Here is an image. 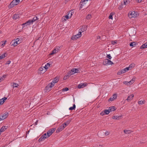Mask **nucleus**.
<instances>
[{"label":"nucleus","mask_w":147,"mask_h":147,"mask_svg":"<svg viewBox=\"0 0 147 147\" xmlns=\"http://www.w3.org/2000/svg\"><path fill=\"white\" fill-rule=\"evenodd\" d=\"M71 71L72 73H74V74L75 73H78L79 72V70L77 69L73 68L71 69Z\"/></svg>","instance_id":"nucleus-22"},{"label":"nucleus","mask_w":147,"mask_h":147,"mask_svg":"<svg viewBox=\"0 0 147 147\" xmlns=\"http://www.w3.org/2000/svg\"><path fill=\"white\" fill-rule=\"evenodd\" d=\"M134 97V94H131L128 96L127 98L126 99V100L128 101H129L132 99Z\"/></svg>","instance_id":"nucleus-17"},{"label":"nucleus","mask_w":147,"mask_h":147,"mask_svg":"<svg viewBox=\"0 0 147 147\" xmlns=\"http://www.w3.org/2000/svg\"><path fill=\"white\" fill-rule=\"evenodd\" d=\"M11 61H8L6 62V64H9L11 63Z\"/></svg>","instance_id":"nucleus-54"},{"label":"nucleus","mask_w":147,"mask_h":147,"mask_svg":"<svg viewBox=\"0 0 147 147\" xmlns=\"http://www.w3.org/2000/svg\"><path fill=\"white\" fill-rule=\"evenodd\" d=\"M69 77H68V76H67V75L64 77L63 78V79L64 80H65L67 79Z\"/></svg>","instance_id":"nucleus-49"},{"label":"nucleus","mask_w":147,"mask_h":147,"mask_svg":"<svg viewBox=\"0 0 147 147\" xmlns=\"http://www.w3.org/2000/svg\"><path fill=\"white\" fill-rule=\"evenodd\" d=\"M7 55L6 53H4V54L1 55L0 56V60L5 58L7 56Z\"/></svg>","instance_id":"nucleus-25"},{"label":"nucleus","mask_w":147,"mask_h":147,"mask_svg":"<svg viewBox=\"0 0 147 147\" xmlns=\"http://www.w3.org/2000/svg\"><path fill=\"white\" fill-rule=\"evenodd\" d=\"M20 1H22L23 0H19Z\"/></svg>","instance_id":"nucleus-61"},{"label":"nucleus","mask_w":147,"mask_h":147,"mask_svg":"<svg viewBox=\"0 0 147 147\" xmlns=\"http://www.w3.org/2000/svg\"><path fill=\"white\" fill-rule=\"evenodd\" d=\"M6 77V75H3L2 77H3V79H4V78H5Z\"/></svg>","instance_id":"nucleus-56"},{"label":"nucleus","mask_w":147,"mask_h":147,"mask_svg":"<svg viewBox=\"0 0 147 147\" xmlns=\"http://www.w3.org/2000/svg\"><path fill=\"white\" fill-rule=\"evenodd\" d=\"M111 44L113 45H116L117 44V40L112 41L111 42Z\"/></svg>","instance_id":"nucleus-41"},{"label":"nucleus","mask_w":147,"mask_h":147,"mask_svg":"<svg viewBox=\"0 0 147 147\" xmlns=\"http://www.w3.org/2000/svg\"><path fill=\"white\" fill-rule=\"evenodd\" d=\"M125 69L126 70V71H127L128 70H129L130 69L129 67H126L125 68Z\"/></svg>","instance_id":"nucleus-53"},{"label":"nucleus","mask_w":147,"mask_h":147,"mask_svg":"<svg viewBox=\"0 0 147 147\" xmlns=\"http://www.w3.org/2000/svg\"><path fill=\"white\" fill-rule=\"evenodd\" d=\"M81 36L82 34H81V32H78V34L72 36L71 39L72 40L77 39L80 37Z\"/></svg>","instance_id":"nucleus-8"},{"label":"nucleus","mask_w":147,"mask_h":147,"mask_svg":"<svg viewBox=\"0 0 147 147\" xmlns=\"http://www.w3.org/2000/svg\"><path fill=\"white\" fill-rule=\"evenodd\" d=\"M4 80L3 77H0V82Z\"/></svg>","instance_id":"nucleus-52"},{"label":"nucleus","mask_w":147,"mask_h":147,"mask_svg":"<svg viewBox=\"0 0 147 147\" xmlns=\"http://www.w3.org/2000/svg\"><path fill=\"white\" fill-rule=\"evenodd\" d=\"M117 97V95L116 94H114L113 95V98L114 99H116Z\"/></svg>","instance_id":"nucleus-46"},{"label":"nucleus","mask_w":147,"mask_h":147,"mask_svg":"<svg viewBox=\"0 0 147 147\" xmlns=\"http://www.w3.org/2000/svg\"><path fill=\"white\" fill-rule=\"evenodd\" d=\"M138 15L137 12L134 11H130L128 14V16L129 18H135Z\"/></svg>","instance_id":"nucleus-2"},{"label":"nucleus","mask_w":147,"mask_h":147,"mask_svg":"<svg viewBox=\"0 0 147 147\" xmlns=\"http://www.w3.org/2000/svg\"><path fill=\"white\" fill-rule=\"evenodd\" d=\"M107 58H108V59H111V58H112V57L111 56V55L110 54H108V55H107Z\"/></svg>","instance_id":"nucleus-45"},{"label":"nucleus","mask_w":147,"mask_h":147,"mask_svg":"<svg viewBox=\"0 0 147 147\" xmlns=\"http://www.w3.org/2000/svg\"><path fill=\"white\" fill-rule=\"evenodd\" d=\"M114 100V99L113 98V97H111L109 98V101H113Z\"/></svg>","instance_id":"nucleus-47"},{"label":"nucleus","mask_w":147,"mask_h":147,"mask_svg":"<svg viewBox=\"0 0 147 147\" xmlns=\"http://www.w3.org/2000/svg\"><path fill=\"white\" fill-rule=\"evenodd\" d=\"M74 73H71V71L69 72H68V73L67 74V76H68V77H69L71 75H72L74 74Z\"/></svg>","instance_id":"nucleus-39"},{"label":"nucleus","mask_w":147,"mask_h":147,"mask_svg":"<svg viewBox=\"0 0 147 147\" xmlns=\"http://www.w3.org/2000/svg\"><path fill=\"white\" fill-rule=\"evenodd\" d=\"M64 128H65V127L62 124V125L60 126L57 129L56 132L57 133H58L61 131L63 130Z\"/></svg>","instance_id":"nucleus-13"},{"label":"nucleus","mask_w":147,"mask_h":147,"mask_svg":"<svg viewBox=\"0 0 147 147\" xmlns=\"http://www.w3.org/2000/svg\"><path fill=\"white\" fill-rule=\"evenodd\" d=\"M100 114L102 116H103L105 114V113H104V111H103L100 113Z\"/></svg>","instance_id":"nucleus-51"},{"label":"nucleus","mask_w":147,"mask_h":147,"mask_svg":"<svg viewBox=\"0 0 147 147\" xmlns=\"http://www.w3.org/2000/svg\"><path fill=\"white\" fill-rule=\"evenodd\" d=\"M20 2L19 0H13L9 5V8H11L13 7L14 5L18 4Z\"/></svg>","instance_id":"nucleus-3"},{"label":"nucleus","mask_w":147,"mask_h":147,"mask_svg":"<svg viewBox=\"0 0 147 147\" xmlns=\"http://www.w3.org/2000/svg\"><path fill=\"white\" fill-rule=\"evenodd\" d=\"M91 18V16L90 14H88L86 16V19L87 20H89Z\"/></svg>","instance_id":"nucleus-43"},{"label":"nucleus","mask_w":147,"mask_h":147,"mask_svg":"<svg viewBox=\"0 0 147 147\" xmlns=\"http://www.w3.org/2000/svg\"><path fill=\"white\" fill-rule=\"evenodd\" d=\"M76 108V105L75 104L73 105V106L72 107H71L69 108V110H75Z\"/></svg>","instance_id":"nucleus-34"},{"label":"nucleus","mask_w":147,"mask_h":147,"mask_svg":"<svg viewBox=\"0 0 147 147\" xmlns=\"http://www.w3.org/2000/svg\"><path fill=\"white\" fill-rule=\"evenodd\" d=\"M135 64L134 63H132L129 65V68L130 69H131L132 67H134L135 66Z\"/></svg>","instance_id":"nucleus-37"},{"label":"nucleus","mask_w":147,"mask_h":147,"mask_svg":"<svg viewBox=\"0 0 147 147\" xmlns=\"http://www.w3.org/2000/svg\"><path fill=\"white\" fill-rule=\"evenodd\" d=\"M33 22V21L32 19L29 20L28 21L26 22L25 23H24L22 24V25L23 26V28L24 27V26L26 25H29L31 24H32Z\"/></svg>","instance_id":"nucleus-10"},{"label":"nucleus","mask_w":147,"mask_h":147,"mask_svg":"<svg viewBox=\"0 0 147 147\" xmlns=\"http://www.w3.org/2000/svg\"><path fill=\"white\" fill-rule=\"evenodd\" d=\"M71 119H69L67 120L66 122L63 123L62 124L65 127L67 126L70 123L71 121Z\"/></svg>","instance_id":"nucleus-16"},{"label":"nucleus","mask_w":147,"mask_h":147,"mask_svg":"<svg viewBox=\"0 0 147 147\" xmlns=\"http://www.w3.org/2000/svg\"><path fill=\"white\" fill-rule=\"evenodd\" d=\"M103 64L104 65H112L113 64V62L111 61L109 59H106L104 61Z\"/></svg>","instance_id":"nucleus-4"},{"label":"nucleus","mask_w":147,"mask_h":147,"mask_svg":"<svg viewBox=\"0 0 147 147\" xmlns=\"http://www.w3.org/2000/svg\"><path fill=\"white\" fill-rule=\"evenodd\" d=\"M121 117H122L121 116H114L112 118L113 119H119V118Z\"/></svg>","instance_id":"nucleus-32"},{"label":"nucleus","mask_w":147,"mask_h":147,"mask_svg":"<svg viewBox=\"0 0 147 147\" xmlns=\"http://www.w3.org/2000/svg\"><path fill=\"white\" fill-rule=\"evenodd\" d=\"M11 85L13 86V88H14L15 87H18L19 85L17 83H11Z\"/></svg>","instance_id":"nucleus-26"},{"label":"nucleus","mask_w":147,"mask_h":147,"mask_svg":"<svg viewBox=\"0 0 147 147\" xmlns=\"http://www.w3.org/2000/svg\"><path fill=\"white\" fill-rule=\"evenodd\" d=\"M135 80V78H133L130 81H124L123 82V83L124 84L128 86L133 84Z\"/></svg>","instance_id":"nucleus-5"},{"label":"nucleus","mask_w":147,"mask_h":147,"mask_svg":"<svg viewBox=\"0 0 147 147\" xmlns=\"http://www.w3.org/2000/svg\"><path fill=\"white\" fill-rule=\"evenodd\" d=\"M87 84L86 83H81L78 85V88L80 89L83 88L87 86Z\"/></svg>","instance_id":"nucleus-14"},{"label":"nucleus","mask_w":147,"mask_h":147,"mask_svg":"<svg viewBox=\"0 0 147 147\" xmlns=\"http://www.w3.org/2000/svg\"><path fill=\"white\" fill-rule=\"evenodd\" d=\"M55 128H53L49 130L46 133L44 134L41 136L38 139V141L39 142H42L46 138L49 137L55 131Z\"/></svg>","instance_id":"nucleus-1"},{"label":"nucleus","mask_w":147,"mask_h":147,"mask_svg":"<svg viewBox=\"0 0 147 147\" xmlns=\"http://www.w3.org/2000/svg\"><path fill=\"white\" fill-rule=\"evenodd\" d=\"M38 18L36 16H34L33 18L32 19L33 21V22H34L37 20H38Z\"/></svg>","instance_id":"nucleus-40"},{"label":"nucleus","mask_w":147,"mask_h":147,"mask_svg":"<svg viewBox=\"0 0 147 147\" xmlns=\"http://www.w3.org/2000/svg\"><path fill=\"white\" fill-rule=\"evenodd\" d=\"M66 20L65 19L64 20Z\"/></svg>","instance_id":"nucleus-62"},{"label":"nucleus","mask_w":147,"mask_h":147,"mask_svg":"<svg viewBox=\"0 0 147 147\" xmlns=\"http://www.w3.org/2000/svg\"><path fill=\"white\" fill-rule=\"evenodd\" d=\"M132 131L129 130L125 129L124 130V132L125 134H129L131 133Z\"/></svg>","instance_id":"nucleus-23"},{"label":"nucleus","mask_w":147,"mask_h":147,"mask_svg":"<svg viewBox=\"0 0 147 147\" xmlns=\"http://www.w3.org/2000/svg\"><path fill=\"white\" fill-rule=\"evenodd\" d=\"M19 17L18 14H15L13 17V18L14 20H16L18 18H19Z\"/></svg>","instance_id":"nucleus-29"},{"label":"nucleus","mask_w":147,"mask_h":147,"mask_svg":"<svg viewBox=\"0 0 147 147\" xmlns=\"http://www.w3.org/2000/svg\"><path fill=\"white\" fill-rule=\"evenodd\" d=\"M127 2V1L126 0L125 1H124V4L125 5H126L127 4H126V3Z\"/></svg>","instance_id":"nucleus-55"},{"label":"nucleus","mask_w":147,"mask_h":147,"mask_svg":"<svg viewBox=\"0 0 147 147\" xmlns=\"http://www.w3.org/2000/svg\"><path fill=\"white\" fill-rule=\"evenodd\" d=\"M8 115L9 113L7 112H5L3 113L0 116V121L3 120L7 118Z\"/></svg>","instance_id":"nucleus-7"},{"label":"nucleus","mask_w":147,"mask_h":147,"mask_svg":"<svg viewBox=\"0 0 147 147\" xmlns=\"http://www.w3.org/2000/svg\"><path fill=\"white\" fill-rule=\"evenodd\" d=\"M15 41H17V42H18V43L19 44L21 43L22 42V39L19 38H16V39H15Z\"/></svg>","instance_id":"nucleus-36"},{"label":"nucleus","mask_w":147,"mask_h":147,"mask_svg":"<svg viewBox=\"0 0 147 147\" xmlns=\"http://www.w3.org/2000/svg\"><path fill=\"white\" fill-rule=\"evenodd\" d=\"M89 0H82L80 2V8H82V6L84 5Z\"/></svg>","instance_id":"nucleus-15"},{"label":"nucleus","mask_w":147,"mask_h":147,"mask_svg":"<svg viewBox=\"0 0 147 147\" xmlns=\"http://www.w3.org/2000/svg\"><path fill=\"white\" fill-rule=\"evenodd\" d=\"M69 18V15H68V14H67V15H66L64 17V18H66V20H67V19H68Z\"/></svg>","instance_id":"nucleus-48"},{"label":"nucleus","mask_w":147,"mask_h":147,"mask_svg":"<svg viewBox=\"0 0 147 147\" xmlns=\"http://www.w3.org/2000/svg\"><path fill=\"white\" fill-rule=\"evenodd\" d=\"M147 48V42L143 45L140 47L141 49H145Z\"/></svg>","instance_id":"nucleus-28"},{"label":"nucleus","mask_w":147,"mask_h":147,"mask_svg":"<svg viewBox=\"0 0 147 147\" xmlns=\"http://www.w3.org/2000/svg\"><path fill=\"white\" fill-rule=\"evenodd\" d=\"M136 45L135 42H132L130 43L129 45L131 47H135L136 46Z\"/></svg>","instance_id":"nucleus-35"},{"label":"nucleus","mask_w":147,"mask_h":147,"mask_svg":"<svg viewBox=\"0 0 147 147\" xmlns=\"http://www.w3.org/2000/svg\"><path fill=\"white\" fill-rule=\"evenodd\" d=\"M38 120H37L36 122L35 123V125H36L37 124Z\"/></svg>","instance_id":"nucleus-58"},{"label":"nucleus","mask_w":147,"mask_h":147,"mask_svg":"<svg viewBox=\"0 0 147 147\" xmlns=\"http://www.w3.org/2000/svg\"><path fill=\"white\" fill-rule=\"evenodd\" d=\"M59 81V79L57 77H55L52 81V82L55 84L57 82Z\"/></svg>","instance_id":"nucleus-31"},{"label":"nucleus","mask_w":147,"mask_h":147,"mask_svg":"<svg viewBox=\"0 0 147 147\" xmlns=\"http://www.w3.org/2000/svg\"><path fill=\"white\" fill-rule=\"evenodd\" d=\"M87 30V27L86 26H83L80 27V28L79 30V32H81V34L82 32H83Z\"/></svg>","instance_id":"nucleus-9"},{"label":"nucleus","mask_w":147,"mask_h":147,"mask_svg":"<svg viewBox=\"0 0 147 147\" xmlns=\"http://www.w3.org/2000/svg\"><path fill=\"white\" fill-rule=\"evenodd\" d=\"M30 132V131H28L27 132H26V135H27V134H28Z\"/></svg>","instance_id":"nucleus-59"},{"label":"nucleus","mask_w":147,"mask_h":147,"mask_svg":"<svg viewBox=\"0 0 147 147\" xmlns=\"http://www.w3.org/2000/svg\"><path fill=\"white\" fill-rule=\"evenodd\" d=\"M7 97H4L2 99H0V105L3 104L7 99Z\"/></svg>","instance_id":"nucleus-18"},{"label":"nucleus","mask_w":147,"mask_h":147,"mask_svg":"<svg viewBox=\"0 0 147 147\" xmlns=\"http://www.w3.org/2000/svg\"><path fill=\"white\" fill-rule=\"evenodd\" d=\"M119 9H121V7H119Z\"/></svg>","instance_id":"nucleus-60"},{"label":"nucleus","mask_w":147,"mask_h":147,"mask_svg":"<svg viewBox=\"0 0 147 147\" xmlns=\"http://www.w3.org/2000/svg\"><path fill=\"white\" fill-rule=\"evenodd\" d=\"M7 128L5 126H3L2 127L1 129H0V133L1 132H2L4 131Z\"/></svg>","instance_id":"nucleus-27"},{"label":"nucleus","mask_w":147,"mask_h":147,"mask_svg":"<svg viewBox=\"0 0 147 147\" xmlns=\"http://www.w3.org/2000/svg\"><path fill=\"white\" fill-rule=\"evenodd\" d=\"M110 133V132L109 131H106L105 133V134L106 136H107Z\"/></svg>","instance_id":"nucleus-50"},{"label":"nucleus","mask_w":147,"mask_h":147,"mask_svg":"<svg viewBox=\"0 0 147 147\" xmlns=\"http://www.w3.org/2000/svg\"><path fill=\"white\" fill-rule=\"evenodd\" d=\"M69 89L68 88H65L62 89V90L63 92L66 91L68 90Z\"/></svg>","instance_id":"nucleus-42"},{"label":"nucleus","mask_w":147,"mask_h":147,"mask_svg":"<svg viewBox=\"0 0 147 147\" xmlns=\"http://www.w3.org/2000/svg\"><path fill=\"white\" fill-rule=\"evenodd\" d=\"M104 111V113H105L106 115H108L110 112L109 109H108V110L105 109Z\"/></svg>","instance_id":"nucleus-38"},{"label":"nucleus","mask_w":147,"mask_h":147,"mask_svg":"<svg viewBox=\"0 0 147 147\" xmlns=\"http://www.w3.org/2000/svg\"><path fill=\"white\" fill-rule=\"evenodd\" d=\"M50 64L49 63H47L45 65V66L43 67L44 68L47 70V69L49 67H50Z\"/></svg>","instance_id":"nucleus-30"},{"label":"nucleus","mask_w":147,"mask_h":147,"mask_svg":"<svg viewBox=\"0 0 147 147\" xmlns=\"http://www.w3.org/2000/svg\"><path fill=\"white\" fill-rule=\"evenodd\" d=\"M12 42V44L11 46H13V47L16 46L19 44L17 41H15V40H13Z\"/></svg>","instance_id":"nucleus-19"},{"label":"nucleus","mask_w":147,"mask_h":147,"mask_svg":"<svg viewBox=\"0 0 147 147\" xmlns=\"http://www.w3.org/2000/svg\"><path fill=\"white\" fill-rule=\"evenodd\" d=\"M109 109L110 112H111L115 110L116 109V108L115 106H112L109 107Z\"/></svg>","instance_id":"nucleus-21"},{"label":"nucleus","mask_w":147,"mask_h":147,"mask_svg":"<svg viewBox=\"0 0 147 147\" xmlns=\"http://www.w3.org/2000/svg\"><path fill=\"white\" fill-rule=\"evenodd\" d=\"M39 73L40 74H43L47 71L43 66H42L40 67L39 69Z\"/></svg>","instance_id":"nucleus-12"},{"label":"nucleus","mask_w":147,"mask_h":147,"mask_svg":"<svg viewBox=\"0 0 147 147\" xmlns=\"http://www.w3.org/2000/svg\"><path fill=\"white\" fill-rule=\"evenodd\" d=\"M6 40H5V42H4V43H3V44L2 45V46H4L5 45V43H6Z\"/></svg>","instance_id":"nucleus-57"},{"label":"nucleus","mask_w":147,"mask_h":147,"mask_svg":"<svg viewBox=\"0 0 147 147\" xmlns=\"http://www.w3.org/2000/svg\"><path fill=\"white\" fill-rule=\"evenodd\" d=\"M60 47H56L55 49L53 51H52V53H50V55H52L56 53H57L59 50Z\"/></svg>","instance_id":"nucleus-11"},{"label":"nucleus","mask_w":147,"mask_h":147,"mask_svg":"<svg viewBox=\"0 0 147 147\" xmlns=\"http://www.w3.org/2000/svg\"><path fill=\"white\" fill-rule=\"evenodd\" d=\"M126 71H126V70H125V68H124V69H123L121 70V71H120L118 72L117 74H118L119 75H120L123 74L125 73Z\"/></svg>","instance_id":"nucleus-20"},{"label":"nucleus","mask_w":147,"mask_h":147,"mask_svg":"<svg viewBox=\"0 0 147 147\" xmlns=\"http://www.w3.org/2000/svg\"><path fill=\"white\" fill-rule=\"evenodd\" d=\"M74 13V12L73 11H70L68 13V15L69 16V18H70L73 14Z\"/></svg>","instance_id":"nucleus-24"},{"label":"nucleus","mask_w":147,"mask_h":147,"mask_svg":"<svg viewBox=\"0 0 147 147\" xmlns=\"http://www.w3.org/2000/svg\"><path fill=\"white\" fill-rule=\"evenodd\" d=\"M55 83H54L52 81V82L49 83L47 86L46 87L45 89L47 90L50 91L51 90V89L55 85Z\"/></svg>","instance_id":"nucleus-6"},{"label":"nucleus","mask_w":147,"mask_h":147,"mask_svg":"<svg viewBox=\"0 0 147 147\" xmlns=\"http://www.w3.org/2000/svg\"><path fill=\"white\" fill-rule=\"evenodd\" d=\"M114 13H111L109 15V19L112 20L113 18V16L114 15Z\"/></svg>","instance_id":"nucleus-33"},{"label":"nucleus","mask_w":147,"mask_h":147,"mask_svg":"<svg viewBox=\"0 0 147 147\" xmlns=\"http://www.w3.org/2000/svg\"><path fill=\"white\" fill-rule=\"evenodd\" d=\"M144 102L143 101L140 100L138 101V103L140 105H142L144 104Z\"/></svg>","instance_id":"nucleus-44"}]
</instances>
